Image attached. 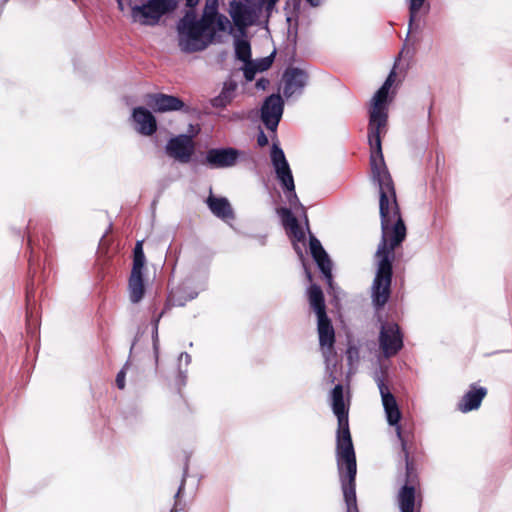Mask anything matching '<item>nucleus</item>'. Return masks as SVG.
I'll return each instance as SVG.
<instances>
[{"label":"nucleus","mask_w":512,"mask_h":512,"mask_svg":"<svg viewBox=\"0 0 512 512\" xmlns=\"http://www.w3.org/2000/svg\"><path fill=\"white\" fill-rule=\"evenodd\" d=\"M206 203L211 210V212L218 218L227 220L234 218L233 209L229 203V201L224 197H215L210 195Z\"/></svg>","instance_id":"obj_21"},{"label":"nucleus","mask_w":512,"mask_h":512,"mask_svg":"<svg viewBox=\"0 0 512 512\" xmlns=\"http://www.w3.org/2000/svg\"><path fill=\"white\" fill-rule=\"evenodd\" d=\"M117 4H118V8L120 11H124L125 10V6H124V3H123V0H117Z\"/></svg>","instance_id":"obj_43"},{"label":"nucleus","mask_w":512,"mask_h":512,"mask_svg":"<svg viewBox=\"0 0 512 512\" xmlns=\"http://www.w3.org/2000/svg\"><path fill=\"white\" fill-rule=\"evenodd\" d=\"M171 512H175V509H172Z\"/></svg>","instance_id":"obj_46"},{"label":"nucleus","mask_w":512,"mask_h":512,"mask_svg":"<svg viewBox=\"0 0 512 512\" xmlns=\"http://www.w3.org/2000/svg\"><path fill=\"white\" fill-rule=\"evenodd\" d=\"M145 265V255L143 251V242L137 241L134 250H133V265L131 273H143V268Z\"/></svg>","instance_id":"obj_28"},{"label":"nucleus","mask_w":512,"mask_h":512,"mask_svg":"<svg viewBox=\"0 0 512 512\" xmlns=\"http://www.w3.org/2000/svg\"><path fill=\"white\" fill-rule=\"evenodd\" d=\"M195 151L192 138L182 134L171 138L166 145L167 154L181 163H188Z\"/></svg>","instance_id":"obj_10"},{"label":"nucleus","mask_w":512,"mask_h":512,"mask_svg":"<svg viewBox=\"0 0 512 512\" xmlns=\"http://www.w3.org/2000/svg\"><path fill=\"white\" fill-rule=\"evenodd\" d=\"M396 80V71L395 67L390 71L388 77L386 78L385 82L383 83V87H386L388 90L392 87Z\"/></svg>","instance_id":"obj_38"},{"label":"nucleus","mask_w":512,"mask_h":512,"mask_svg":"<svg viewBox=\"0 0 512 512\" xmlns=\"http://www.w3.org/2000/svg\"><path fill=\"white\" fill-rule=\"evenodd\" d=\"M312 6H317L319 4V0H307Z\"/></svg>","instance_id":"obj_44"},{"label":"nucleus","mask_w":512,"mask_h":512,"mask_svg":"<svg viewBox=\"0 0 512 512\" xmlns=\"http://www.w3.org/2000/svg\"><path fill=\"white\" fill-rule=\"evenodd\" d=\"M308 301L317 316L327 314L324 293L319 285H310L308 288Z\"/></svg>","instance_id":"obj_22"},{"label":"nucleus","mask_w":512,"mask_h":512,"mask_svg":"<svg viewBox=\"0 0 512 512\" xmlns=\"http://www.w3.org/2000/svg\"><path fill=\"white\" fill-rule=\"evenodd\" d=\"M488 390L486 387L479 386L477 383H472L468 391L461 397L457 403V409L462 413H468L477 410L487 396Z\"/></svg>","instance_id":"obj_13"},{"label":"nucleus","mask_w":512,"mask_h":512,"mask_svg":"<svg viewBox=\"0 0 512 512\" xmlns=\"http://www.w3.org/2000/svg\"><path fill=\"white\" fill-rule=\"evenodd\" d=\"M396 80V71L395 67L390 71L388 77L386 78L385 82L383 83V87H386L388 90L392 87Z\"/></svg>","instance_id":"obj_37"},{"label":"nucleus","mask_w":512,"mask_h":512,"mask_svg":"<svg viewBox=\"0 0 512 512\" xmlns=\"http://www.w3.org/2000/svg\"><path fill=\"white\" fill-rule=\"evenodd\" d=\"M137 131L145 136H151L157 131V121L154 115L144 107H136L132 112Z\"/></svg>","instance_id":"obj_16"},{"label":"nucleus","mask_w":512,"mask_h":512,"mask_svg":"<svg viewBox=\"0 0 512 512\" xmlns=\"http://www.w3.org/2000/svg\"><path fill=\"white\" fill-rule=\"evenodd\" d=\"M131 19L141 25L154 26L162 16L173 12L178 5V0H148L142 5H131Z\"/></svg>","instance_id":"obj_5"},{"label":"nucleus","mask_w":512,"mask_h":512,"mask_svg":"<svg viewBox=\"0 0 512 512\" xmlns=\"http://www.w3.org/2000/svg\"><path fill=\"white\" fill-rule=\"evenodd\" d=\"M268 142V137L266 136L263 130H260L257 135V144L260 147H265L266 145H268Z\"/></svg>","instance_id":"obj_40"},{"label":"nucleus","mask_w":512,"mask_h":512,"mask_svg":"<svg viewBox=\"0 0 512 512\" xmlns=\"http://www.w3.org/2000/svg\"><path fill=\"white\" fill-rule=\"evenodd\" d=\"M145 103L155 113L179 111L185 107L184 102L180 98L164 93L147 94Z\"/></svg>","instance_id":"obj_11"},{"label":"nucleus","mask_w":512,"mask_h":512,"mask_svg":"<svg viewBox=\"0 0 512 512\" xmlns=\"http://www.w3.org/2000/svg\"><path fill=\"white\" fill-rule=\"evenodd\" d=\"M178 46L182 52L193 53L204 50L212 40L199 24L194 10L186 11L177 24Z\"/></svg>","instance_id":"obj_4"},{"label":"nucleus","mask_w":512,"mask_h":512,"mask_svg":"<svg viewBox=\"0 0 512 512\" xmlns=\"http://www.w3.org/2000/svg\"><path fill=\"white\" fill-rule=\"evenodd\" d=\"M218 16L216 5L208 6L206 5L204 13L201 19H198L199 24H201L204 29L207 31V36L210 37V40H213L216 29L214 28V23L216 17Z\"/></svg>","instance_id":"obj_25"},{"label":"nucleus","mask_w":512,"mask_h":512,"mask_svg":"<svg viewBox=\"0 0 512 512\" xmlns=\"http://www.w3.org/2000/svg\"><path fill=\"white\" fill-rule=\"evenodd\" d=\"M240 152L232 147L212 148L206 153L204 164L211 168H228L237 163Z\"/></svg>","instance_id":"obj_12"},{"label":"nucleus","mask_w":512,"mask_h":512,"mask_svg":"<svg viewBox=\"0 0 512 512\" xmlns=\"http://www.w3.org/2000/svg\"><path fill=\"white\" fill-rule=\"evenodd\" d=\"M263 2L266 4V7H265L266 12H267L268 14H270V13L273 11V9H274L275 5L270 4V2H269V1H263Z\"/></svg>","instance_id":"obj_41"},{"label":"nucleus","mask_w":512,"mask_h":512,"mask_svg":"<svg viewBox=\"0 0 512 512\" xmlns=\"http://www.w3.org/2000/svg\"><path fill=\"white\" fill-rule=\"evenodd\" d=\"M258 70V66L251 63H246V66L244 68V77L247 81H252L255 77L256 72Z\"/></svg>","instance_id":"obj_33"},{"label":"nucleus","mask_w":512,"mask_h":512,"mask_svg":"<svg viewBox=\"0 0 512 512\" xmlns=\"http://www.w3.org/2000/svg\"><path fill=\"white\" fill-rule=\"evenodd\" d=\"M398 438L401 442L402 452L405 458L406 479L401 488L398 501L401 512H414L415 493L419 486L418 466L423 459V453L412 445H408L407 439L398 429Z\"/></svg>","instance_id":"obj_3"},{"label":"nucleus","mask_w":512,"mask_h":512,"mask_svg":"<svg viewBox=\"0 0 512 512\" xmlns=\"http://www.w3.org/2000/svg\"><path fill=\"white\" fill-rule=\"evenodd\" d=\"M379 345L385 357L395 356L403 347V335L397 323H383L379 335Z\"/></svg>","instance_id":"obj_6"},{"label":"nucleus","mask_w":512,"mask_h":512,"mask_svg":"<svg viewBox=\"0 0 512 512\" xmlns=\"http://www.w3.org/2000/svg\"><path fill=\"white\" fill-rule=\"evenodd\" d=\"M307 73L299 68H289L284 73V94L291 96L300 91L307 81Z\"/></svg>","instance_id":"obj_18"},{"label":"nucleus","mask_w":512,"mask_h":512,"mask_svg":"<svg viewBox=\"0 0 512 512\" xmlns=\"http://www.w3.org/2000/svg\"><path fill=\"white\" fill-rule=\"evenodd\" d=\"M125 376H126V372H125V368H122L117 376H116V386L120 389V390H123L125 388Z\"/></svg>","instance_id":"obj_36"},{"label":"nucleus","mask_w":512,"mask_h":512,"mask_svg":"<svg viewBox=\"0 0 512 512\" xmlns=\"http://www.w3.org/2000/svg\"><path fill=\"white\" fill-rule=\"evenodd\" d=\"M332 410L338 420L336 436L337 468L347 512H359L356 499V455L349 428L348 408L344 402L343 386L337 384L331 391Z\"/></svg>","instance_id":"obj_2"},{"label":"nucleus","mask_w":512,"mask_h":512,"mask_svg":"<svg viewBox=\"0 0 512 512\" xmlns=\"http://www.w3.org/2000/svg\"><path fill=\"white\" fill-rule=\"evenodd\" d=\"M368 141L371 176L379 186L382 231L381 241L376 251L379 261L372 286L373 302L377 308H382L391 294L395 248L405 240L406 226L400 214L394 182L382 153L381 131H368Z\"/></svg>","instance_id":"obj_1"},{"label":"nucleus","mask_w":512,"mask_h":512,"mask_svg":"<svg viewBox=\"0 0 512 512\" xmlns=\"http://www.w3.org/2000/svg\"><path fill=\"white\" fill-rule=\"evenodd\" d=\"M170 406L173 413L178 417H186L192 412L188 402L180 392L172 399Z\"/></svg>","instance_id":"obj_27"},{"label":"nucleus","mask_w":512,"mask_h":512,"mask_svg":"<svg viewBox=\"0 0 512 512\" xmlns=\"http://www.w3.org/2000/svg\"><path fill=\"white\" fill-rule=\"evenodd\" d=\"M228 23H229V21H228L227 17H225L224 15L218 14V16L216 17L215 23H214V28L216 29V31H225Z\"/></svg>","instance_id":"obj_34"},{"label":"nucleus","mask_w":512,"mask_h":512,"mask_svg":"<svg viewBox=\"0 0 512 512\" xmlns=\"http://www.w3.org/2000/svg\"><path fill=\"white\" fill-rule=\"evenodd\" d=\"M277 214L281 217L282 224L286 230L298 222L289 208L280 207L277 209Z\"/></svg>","instance_id":"obj_30"},{"label":"nucleus","mask_w":512,"mask_h":512,"mask_svg":"<svg viewBox=\"0 0 512 512\" xmlns=\"http://www.w3.org/2000/svg\"><path fill=\"white\" fill-rule=\"evenodd\" d=\"M310 252L315 262L317 263L320 271L324 275L327 283L331 285L332 283V262L324 250L320 241L311 236L310 238Z\"/></svg>","instance_id":"obj_15"},{"label":"nucleus","mask_w":512,"mask_h":512,"mask_svg":"<svg viewBox=\"0 0 512 512\" xmlns=\"http://www.w3.org/2000/svg\"><path fill=\"white\" fill-rule=\"evenodd\" d=\"M230 15L235 26L243 33L248 26L253 24V11L240 1L231 3Z\"/></svg>","instance_id":"obj_19"},{"label":"nucleus","mask_w":512,"mask_h":512,"mask_svg":"<svg viewBox=\"0 0 512 512\" xmlns=\"http://www.w3.org/2000/svg\"><path fill=\"white\" fill-rule=\"evenodd\" d=\"M378 388L381 394L382 403L385 409L388 423L392 426H396L397 433L398 429H400L401 434L407 439L408 445H412L414 448H417L412 442L409 441L408 435L404 433L401 427L398 425L401 419V412L394 395L389 391L388 386L382 379H378Z\"/></svg>","instance_id":"obj_8"},{"label":"nucleus","mask_w":512,"mask_h":512,"mask_svg":"<svg viewBox=\"0 0 512 512\" xmlns=\"http://www.w3.org/2000/svg\"><path fill=\"white\" fill-rule=\"evenodd\" d=\"M425 0H410L409 14H410V25L412 24L417 13L423 6Z\"/></svg>","instance_id":"obj_32"},{"label":"nucleus","mask_w":512,"mask_h":512,"mask_svg":"<svg viewBox=\"0 0 512 512\" xmlns=\"http://www.w3.org/2000/svg\"><path fill=\"white\" fill-rule=\"evenodd\" d=\"M389 90L381 86L372 99L368 131H382L387 124V100Z\"/></svg>","instance_id":"obj_7"},{"label":"nucleus","mask_w":512,"mask_h":512,"mask_svg":"<svg viewBox=\"0 0 512 512\" xmlns=\"http://www.w3.org/2000/svg\"><path fill=\"white\" fill-rule=\"evenodd\" d=\"M281 186L284 189L287 201L289 205L294 208L298 209L300 208L305 212L304 206L301 204L296 192H295V184H294V178L292 177V184L288 183L286 179L280 181Z\"/></svg>","instance_id":"obj_26"},{"label":"nucleus","mask_w":512,"mask_h":512,"mask_svg":"<svg viewBox=\"0 0 512 512\" xmlns=\"http://www.w3.org/2000/svg\"><path fill=\"white\" fill-rule=\"evenodd\" d=\"M283 100L279 94L268 96L261 107V120L268 130L276 131L283 113Z\"/></svg>","instance_id":"obj_9"},{"label":"nucleus","mask_w":512,"mask_h":512,"mask_svg":"<svg viewBox=\"0 0 512 512\" xmlns=\"http://www.w3.org/2000/svg\"><path fill=\"white\" fill-rule=\"evenodd\" d=\"M272 56L266 57L260 60V62L257 64L259 71H265L267 70L271 64H272Z\"/></svg>","instance_id":"obj_39"},{"label":"nucleus","mask_w":512,"mask_h":512,"mask_svg":"<svg viewBox=\"0 0 512 512\" xmlns=\"http://www.w3.org/2000/svg\"><path fill=\"white\" fill-rule=\"evenodd\" d=\"M263 82H264V80H263V79H260V80L257 82V86H262V87H264Z\"/></svg>","instance_id":"obj_45"},{"label":"nucleus","mask_w":512,"mask_h":512,"mask_svg":"<svg viewBox=\"0 0 512 512\" xmlns=\"http://www.w3.org/2000/svg\"><path fill=\"white\" fill-rule=\"evenodd\" d=\"M319 345L326 353H332L335 344V330L327 314L317 316Z\"/></svg>","instance_id":"obj_14"},{"label":"nucleus","mask_w":512,"mask_h":512,"mask_svg":"<svg viewBox=\"0 0 512 512\" xmlns=\"http://www.w3.org/2000/svg\"><path fill=\"white\" fill-rule=\"evenodd\" d=\"M237 84L233 81L225 82L221 93L211 100L215 108H224L231 103Z\"/></svg>","instance_id":"obj_24"},{"label":"nucleus","mask_w":512,"mask_h":512,"mask_svg":"<svg viewBox=\"0 0 512 512\" xmlns=\"http://www.w3.org/2000/svg\"><path fill=\"white\" fill-rule=\"evenodd\" d=\"M235 54L238 60L249 63L251 61L250 43L244 39H237L235 41Z\"/></svg>","instance_id":"obj_29"},{"label":"nucleus","mask_w":512,"mask_h":512,"mask_svg":"<svg viewBox=\"0 0 512 512\" xmlns=\"http://www.w3.org/2000/svg\"><path fill=\"white\" fill-rule=\"evenodd\" d=\"M186 1V6L190 7V8H194L199 0H185Z\"/></svg>","instance_id":"obj_42"},{"label":"nucleus","mask_w":512,"mask_h":512,"mask_svg":"<svg viewBox=\"0 0 512 512\" xmlns=\"http://www.w3.org/2000/svg\"><path fill=\"white\" fill-rule=\"evenodd\" d=\"M171 308V305L169 303H166L163 310L156 316H153V319H152V322H153V325H154V330L157 332L158 331V325H159V322H160V319L163 317V315L168 311L170 310Z\"/></svg>","instance_id":"obj_35"},{"label":"nucleus","mask_w":512,"mask_h":512,"mask_svg":"<svg viewBox=\"0 0 512 512\" xmlns=\"http://www.w3.org/2000/svg\"><path fill=\"white\" fill-rule=\"evenodd\" d=\"M287 233L290 237H292L294 240L298 242H302L305 240V233L301 226L299 225V222L292 225L291 228H288Z\"/></svg>","instance_id":"obj_31"},{"label":"nucleus","mask_w":512,"mask_h":512,"mask_svg":"<svg viewBox=\"0 0 512 512\" xmlns=\"http://www.w3.org/2000/svg\"><path fill=\"white\" fill-rule=\"evenodd\" d=\"M270 156L278 180L281 181L286 179L288 183L292 184V171L283 150L278 146V144L273 143Z\"/></svg>","instance_id":"obj_17"},{"label":"nucleus","mask_w":512,"mask_h":512,"mask_svg":"<svg viewBox=\"0 0 512 512\" xmlns=\"http://www.w3.org/2000/svg\"><path fill=\"white\" fill-rule=\"evenodd\" d=\"M36 243V234L31 230V226H28V248L30 250V256L28 260V277L29 280L26 285V300L27 304L30 303L35 296V283L34 276L36 274V269L34 268V245Z\"/></svg>","instance_id":"obj_20"},{"label":"nucleus","mask_w":512,"mask_h":512,"mask_svg":"<svg viewBox=\"0 0 512 512\" xmlns=\"http://www.w3.org/2000/svg\"><path fill=\"white\" fill-rule=\"evenodd\" d=\"M129 292L130 300L133 303H138L142 300L145 294L143 273H131L129 278Z\"/></svg>","instance_id":"obj_23"}]
</instances>
